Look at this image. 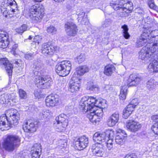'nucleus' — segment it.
<instances>
[{"mask_svg":"<svg viewBox=\"0 0 158 158\" xmlns=\"http://www.w3.org/2000/svg\"><path fill=\"white\" fill-rule=\"evenodd\" d=\"M158 50V40L155 41L151 48L148 44L143 47L139 52V58L151 61L156 57L155 53Z\"/></svg>","mask_w":158,"mask_h":158,"instance_id":"1","label":"nucleus"},{"mask_svg":"<svg viewBox=\"0 0 158 158\" xmlns=\"http://www.w3.org/2000/svg\"><path fill=\"white\" fill-rule=\"evenodd\" d=\"M20 141V138L17 135H8L2 143V146L6 151L12 152L19 146Z\"/></svg>","mask_w":158,"mask_h":158,"instance_id":"2","label":"nucleus"},{"mask_svg":"<svg viewBox=\"0 0 158 158\" xmlns=\"http://www.w3.org/2000/svg\"><path fill=\"white\" fill-rule=\"evenodd\" d=\"M98 100H96L93 97H89L85 96L82 98L80 104V109L83 112L86 113L88 111H91L95 107L98 106H101L99 104L97 105Z\"/></svg>","mask_w":158,"mask_h":158,"instance_id":"3","label":"nucleus"},{"mask_svg":"<svg viewBox=\"0 0 158 158\" xmlns=\"http://www.w3.org/2000/svg\"><path fill=\"white\" fill-rule=\"evenodd\" d=\"M102 104V102L98 101V102L97 103V105L99 104L101 106H94V107H95L92 110V111L93 112H90V113H88L87 115V117L90 121L94 125L98 123L102 118L103 112Z\"/></svg>","mask_w":158,"mask_h":158,"instance_id":"4","label":"nucleus"},{"mask_svg":"<svg viewBox=\"0 0 158 158\" xmlns=\"http://www.w3.org/2000/svg\"><path fill=\"white\" fill-rule=\"evenodd\" d=\"M71 66L70 61L67 60L63 61L56 65V72L60 76H66L69 74L71 69Z\"/></svg>","mask_w":158,"mask_h":158,"instance_id":"5","label":"nucleus"},{"mask_svg":"<svg viewBox=\"0 0 158 158\" xmlns=\"http://www.w3.org/2000/svg\"><path fill=\"white\" fill-rule=\"evenodd\" d=\"M6 115L8 118L9 125L12 127V125L15 126L18 123L19 118V114L15 109H11L6 111Z\"/></svg>","mask_w":158,"mask_h":158,"instance_id":"6","label":"nucleus"},{"mask_svg":"<svg viewBox=\"0 0 158 158\" xmlns=\"http://www.w3.org/2000/svg\"><path fill=\"white\" fill-rule=\"evenodd\" d=\"M113 134V131L109 129L102 133L96 132L93 135V139L97 143L100 144L102 142H104L106 140L107 135H110V137H112Z\"/></svg>","mask_w":158,"mask_h":158,"instance_id":"7","label":"nucleus"},{"mask_svg":"<svg viewBox=\"0 0 158 158\" xmlns=\"http://www.w3.org/2000/svg\"><path fill=\"white\" fill-rule=\"evenodd\" d=\"M40 89H45L49 87L51 79L45 70L40 71Z\"/></svg>","mask_w":158,"mask_h":158,"instance_id":"8","label":"nucleus"},{"mask_svg":"<svg viewBox=\"0 0 158 158\" xmlns=\"http://www.w3.org/2000/svg\"><path fill=\"white\" fill-rule=\"evenodd\" d=\"M158 31H150V30L148 29L147 30H145L143 31V33L140 36L139 39L137 40L136 46L137 47H139L144 45L147 42L149 43V39L148 38L149 36V35L151 32L153 33L157 32Z\"/></svg>","mask_w":158,"mask_h":158,"instance_id":"9","label":"nucleus"},{"mask_svg":"<svg viewBox=\"0 0 158 158\" xmlns=\"http://www.w3.org/2000/svg\"><path fill=\"white\" fill-rule=\"evenodd\" d=\"M39 7L40 6L36 4L32 6L27 16L34 23H37L39 20Z\"/></svg>","mask_w":158,"mask_h":158,"instance_id":"10","label":"nucleus"},{"mask_svg":"<svg viewBox=\"0 0 158 158\" xmlns=\"http://www.w3.org/2000/svg\"><path fill=\"white\" fill-rule=\"evenodd\" d=\"M81 81L80 78L72 77L69 84V91L73 93L78 91L80 88Z\"/></svg>","mask_w":158,"mask_h":158,"instance_id":"11","label":"nucleus"},{"mask_svg":"<svg viewBox=\"0 0 158 158\" xmlns=\"http://www.w3.org/2000/svg\"><path fill=\"white\" fill-rule=\"evenodd\" d=\"M74 141L75 148L79 150H81L85 148L88 143V140L85 136L80 138H75Z\"/></svg>","mask_w":158,"mask_h":158,"instance_id":"12","label":"nucleus"},{"mask_svg":"<svg viewBox=\"0 0 158 158\" xmlns=\"http://www.w3.org/2000/svg\"><path fill=\"white\" fill-rule=\"evenodd\" d=\"M66 115L64 114H61L56 118L58 128L60 131L63 130L68 125V120L66 119Z\"/></svg>","mask_w":158,"mask_h":158,"instance_id":"13","label":"nucleus"},{"mask_svg":"<svg viewBox=\"0 0 158 158\" xmlns=\"http://www.w3.org/2000/svg\"><path fill=\"white\" fill-rule=\"evenodd\" d=\"M60 99L56 94H51L48 96L45 99L46 105L48 107H53L57 105Z\"/></svg>","mask_w":158,"mask_h":158,"instance_id":"14","label":"nucleus"},{"mask_svg":"<svg viewBox=\"0 0 158 158\" xmlns=\"http://www.w3.org/2000/svg\"><path fill=\"white\" fill-rule=\"evenodd\" d=\"M65 31L67 35L71 36H75L77 34V31L76 25L73 22H68L65 24Z\"/></svg>","mask_w":158,"mask_h":158,"instance_id":"15","label":"nucleus"},{"mask_svg":"<svg viewBox=\"0 0 158 158\" xmlns=\"http://www.w3.org/2000/svg\"><path fill=\"white\" fill-rule=\"evenodd\" d=\"M11 128L9 125L8 118L6 115V111L5 114L2 115L0 117V129L2 131L7 130Z\"/></svg>","mask_w":158,"mask_h":158,"instance_id":"16","label":"nucleus"},{"mask_svg":"<svg viewBox=\"0 0 158 158\" xmlns=\"http://www.w3.org/2000/svg\"><path fill=\"white\" fill-rule=\"evenodd\" d=\"M8 35L6 31L0 30V47L4 48H6L9 44Z\"/></svg>","mask_w":158,"mask_h":158,"instance_id":"17","label":"nucleus"},{"mask_svg":"<svg viewBox=\"0 0 158 158\" xmlns=\"http://www.w3.org/2000/svg\"><path fill=\"white\" fill-rule=\"evenodd\" d=\"M126 127L131 131L135 132L139 131L142 127V125L139 122L134 120H129L126 123Z\"/></svg>","mask_w":158,"mask_h":158,"instance_id":"18","label":"nucleus"},{"mask_svg":"<svg viewBox=\"0 0 158 158\" xmlns=\"http://www.w3.org/2000/svg\"><path fill=\"white\" fill-rule=\"evenodd\" d=\"M37 123L36 122H31L30 121L26 122L23 125V129L27 132L32 133L36 131Z\"/></svg>","mask_w":158,"mask_h":158,"instance_id":"19","label":"nucleus"},{"mask_svg":"<svg viewBox=\"0 0 158 158\" xmlns=\"http://www.w3.org/2000/svg\"><path fill=\"white\" fill-rule=\"evenodd\" d=\"M0 66L5 68L9 76L12 74L13 67L6 58H1L0 59Z\"/></svg>","mask_w":158,"mask_h":158,"instance_id":"20","label":"nucleus"},{"mask_svg":"<svg viewBox=\"0 0 158 158\" xmlns=\"http://www.w3.org/2000/svg\"><path fill=\"white\" fill-rule=\"evenodd\" d=\"M119 118V114L116 112L108 118L107 121L108 125L109 127H113L118 122Z\"/></svg>","mask_w":158,"mask_h":158,"instance_id":"21","label":"nucleus"},{"mask_svg":"<svg viewBox=\"0 0 158 158\" xmlns=\"http://www.w3.org/2000/svg\"><path fill=\"white\" fill-rule=\"evenodd\" d=\"M141 77L135 74H131L128 79L130 86H136L141 81Z\"/></svg>","mask_w":158,"mask_h":158,"instance_id":"22","label":"nucleus"},{"mask_svg":"<svg viewBox=\"0 0 158 158\" xmlns=\"http://www.w3.org/2000/svg\"><path fill=\"white\" fill-rule=\"evenodd\" d=\"M133 9L132 2L130 1H127V2L123 5V7L121 9V11L122 13V15H123V16H124L127 15Z\"/></svg>","mask_w":158,"mask_h":158,"instance_id":"23","label":"nucleus"},{"mask_svg":"<svg viewBox=\"0 0 158 158\" xmlns=\"http://www.w3.org/2000/svg\"><path fill=\"white\" fill-rule=\"evenodd\" d=\"M156 56L152 60L148 66V69H150L151 71L158 72V55H156Z\"/></svg>","mask_w":158,"mask_h":158,"instance_id":"24","label":"nucleus"},{"mask_svg":"<svg viewBox=\"0 0 158 158\" xmlns=\"http://www.w3.org/2000/svg\"><path fill=\"white\" fill-rule=\"evenodd\" d=\"M16 2L14 0H5L2 2L1 6L4 9H7L8 7L12 9V11H14V7H16Z\"/></svg>","mask_w":158,"mask_h":158,"instance_id":"25","label":"nucleus"},{"mask_svg":"<svg viewBox=\"0 0 158 158\" xmlns=\"http://www.w3.org/2000/svg\"><path fill=\"white\" fill-rule=\"evenodd\" d=\"M10 94H3L0 96V102L2 104H8L10 102H13L14 99Z\"/></svg>","mask_w":158,"mask_h":158,"instance_id":"26","label":"nucleus"},{"mask_svg":"<svg viewBox=\"0 0 158 158\" xmlns=\"http://www.w3.org/2000/svg\"><path fill=\"white\" fill-rule=\"evenodd\" d=\"M89 67L86 65L79 66L76 68V72L74 73L73 76L74 75L75 76L76 74H77V76H82L85 73L88 72L89 71Z\"/></svg>","mask_w":158,"mask_h":158,"instance_id":"27","label":"nucleus"},{"mask_svg":"<svg viewBox=\"0 0 158 158\" xmlns=\"http://www.w3.org/2000/svg\"><path fill=\"white\" fill-rule=\"evenodd\" d=\"M39 148L40 145L38 143L35 144L31 148V153L32 158H39L40 155H39Z\"/></svg>","mask_w":158,"mask_h":158,"instance_id":"28","label":"nucleus"},{"mask_svg":"<svg viewBox=\"0 0 158 158\" xmlns=\"http://www.w3.org/2000/svg\"><path fill=\"white\" fill-rule=\"evenodd\" d=\"M115 68L112 64H109L106 65L105 67L104 73L106 75L111 76L115 71Z\"/></svg>","mask_w":158,"mask_h":158,"instance_id":"29","label":"nucleus"},{"mask_svg":"<svg viewBox=\"0 0 158 158\" xmlns=\"http://www.w3.org/2000/svg\"><path fill=\"white\" fill-rule=\"evenodd\" d=\"M93 152L98 156H102L104 152L102 146L101 144L97 145L93 150Z\"/></svg>","mask_w":158,"mask_h":158,"instance_id":"30","label":"nucleus"},{"mask_svg":"<svg viewBox=\"0 0 158 158\" xmlns=\"http://www.w3.org/2000/svg\"><path fill=\"white\" fill-rule=\"evenodd\" d=\"M57 47L54 46L53 44L51 45L49 48L47 49V50H44L43 52V54L45 55H53L55 51L57 50Z\"/></svg>","mask_w":158,"mask_h":158,"instance_id":"31","label":"nucleus"},{"mask_svg":"<svg viewBox=\"0 0 158 158\" xmlns=\"http://www.w3.org/2000/svg\"><path fill=\"white\" fill-rule=\"evenodd\" d=\"M158 85V82L152 78L150 79L147 83V88L150 90H152Z\"/></svg>","mask_w":158,"mask_h":158,"instance_id":"32","label":"nucleus"},{"mask_svg":"<svg viewBox=\"0 0 158 158\" xmlns=\"http://www.w3.org/2000/svg\"><path fill=\"white\" fill-rule=\"evenodd\" d=\"M127 85L121 87L120 93L119 95V98L120 100H123L126 99L127 89Z\"/></svg>","mask_w":158,"mask_h":158,"instance_id":"33","label":"nucleus"},{"mask_svg":"<svg viewBox=\"0 0 158 158\" xmlns=\"http://www.w3.org/2000/svg\"><path fill=\"white\" fill-rule=\"evenodd\" d=\"M34 74L35 76V83L36 86L38 87L40 85V75L39 69H35L34 70Z\"/></svg>","mask_w":158,"mask_h":158,"instance_id":"34","label":"nucleus"},{"mask_svg":"<svg viewBox=\"0 0 158 158\" xmlns=\"http://www.w3.org/2000/svg\"><path fill=\"white\" fill-rule=\"evenodd\" d=\"M121 28L123 29V35L126 39H128L130 37V35L128 32V29L127 25L124 24L122 26Z\"/></svg>","mask_w":158,"mask_h":158,"instance_id":"35","label":"nucleus"},{"mask_svg":"<svg viewBox=\"0 0 158 158\" xmlns=\"http://www.w3.org/2000/svg\"><path fill=\"white\" fill-rule=\"evenodd\" d=\"M53 44V42L52 41H50L47 43H45L43 44L42 46L41 52L43 54V51L44 50H47V49L51 45Z\"/></svg>","mask_w":158,"mask_h":158,"instance_id":"36","label":"nucleus"},{"mask_svg":"<svg viewBox=\"0 0 158 158\" xmlns=\"http://www.w3.org/2000/svg\"><path fill=\"white\" fill-rule=\"evenodd\" d=\"M87 89L91 91H96L98 90V87L97 85H94L93 83L90 82L88 83Z\"/></svg>","mask_w":158,"mask_h":158,"instance_id":"37","label":"nucleus"},{"mask_svg":"<svg viewBox=\"0 0 158 158\" xmlns=\"http://www.w3.org/2000/svg\"><path fill=\"white\" fill-rule=\"evenodd\" d=\"M121 134H120V135H117L115 139V141L116 143L119 145L123 144L124 142L123 140L124 139L122 136H121Z\"/></svg>","mask_w":158,"mask_h":158,"instance_id":"38","label":"nucleus"},{"mask_svg":"<svg viewBox=\"0 0 158 158\" xmlns=\"http://www.w3.org/2000/svg\"><path fill=\"white\" fill-rule=\"evenodd\" d=\"M27 28V26L26 24H23L20 27L16 29V31L18 33H22L26 31Z\"/></svg>","mask_w":158,"mask_h":158,"instance_id":"39","label":"nucleus"},{"mask_svg":"<svg viewBox=\"0 0 158 158\" xmlns=\"http://www.w3.org/2000/svg\"><path fill=\"white\" fill-rule=\"evenodd\" d=\"M85 59V55L84 53H81L76 58L77 61L78 63L80 64L83 62Z\"/></svg>","mask_w":158,"mask_h":158,"instance_id":"40","label":"nucleus"},{"mask_svg":"<svg viewBox=\"0 0 158 158\" xmlns=\"http://www.w3.org/2000/svg\"><path fill=\"white\" fill-rule=\"evenodd\" d=\"M19 95L21 99H26L27 98V94L26 92L22 89L19 90Z\"/></svg>","mask_w":158,"mask_h":158,"instance_id":"41","label":"nucleus"},{"mask_svg":"<svg viewBox=\"0 0 158 158\" xmlns=\"http://www.w3.org/2000/svg\"><path fill=\"white\" fill-rule=\"evenodd\" d=\"M110 6H111L115 10H118L120 9L121 11V9H122V8L118 2L116 3H110Z\"/></svg>","mask_w":158,"mask_h":158,"instance_id":"42","label":"nucleus"},{"mask_svg":"<svg viewBox=\"0 0 158 158\" xmlns=\"http://www.w3.org/2000/svg\"><path fill=\"white\" fill-rule=\"evenodd\" d=\"M111 23V21L110 19H106L102 23V27H109Z\"/></svg>","mask_w":158,"mask_h":158,"instance_id":"43","label":"nucleus"},{"mask_svg":"<svg viewBox=\"0 0 158 158\" xmlns=\"http://www.w3.org/2000/svg\"><path fill=\"white\" fill-rule=\"evenodd\" d=\"M152 129L154 133L158 135V122L152 126Z\"/></svg>","mask_w":158,"mask_h":158,"instance_id":"44","label":"nucleus"},{"mask_svg":"<svg viewBox=\"0 0 158 158\" xmlns=\"http://www.w3.org/2000/svg\"><path fill=\"white\" fill-rule=\"evenodd\" d=\"M78 21L79 23L83 25L88 24V19L86 17H83L82 19H78Z\"/></svg>","mask_w":158,"mask_h":158,"instance_id":"45","label":"nucleus"},{"mask_svg":"<svg viewBox=\"0 0 158 158\" xmlns=\"http://www.w3.org/2000/svg\"><path fill=\"white\" fill-rule=\"evenodd\" d=\"M131 113V111H129L127 110L124 109L123 111V117L126 119L129 116Z\"/></svg>","mask_w":158,"mask_h":158,"instance_id":"46","label":"nucleus"},{"mask_svg":"<svg viewBox=\"0 0 158 158\" xmlns=\"http://www.w3.org/2000/svg\"><path fill=\"white\" fill-rule=\"evenodd\" d=\"M47 31L49 33H55L56 30V28L53 26H50L47 28Z\"/></svg>","mask_w":158,"mask_h":158,"instance_id":"47","label":"nucleus"},{"mask_svg":"<svg viewBox=\"0 0 158 158\" xmlns=\"http://www.w3.org/2000/svg\"><path fill=\"white\" fill-rule=\"evenodd\" d=\"M77 14L78 16V17L77 18L78 19H82L83 17H85V13L84 12L83 10L81 11L80 12L77 11Z\"/></svg>","mask_w":158,"mask_h":158,"instance_id":"48","label":"nucleus"},{"mask_svg":"<svg viewBox=\"0 0 158 158\" xmlns=\"http://www.w3.org/2000/svg\"><path fill=\"white\" fill-rule=\"evenodd\" d=\"M120 134L121 135V136H122L123 138L127 137V134L125 133V131L122 130H119L117 134L118 135H120Z\"/></svg>","mask_w":158,"mask_h":158,"instance_id":"49","label":"nucleus"},{"mask_svg":"<svg viewBox=\"0 0 158 158\" xmlns=\"http://www.w3.org/2000/svg\"><path fill=\"white\" fill-rule=\"evenodd\" d=\"M114 132H113V134L112 137H110V135H107L106 136H107V138H106V140H107V143L108 144H113V139L114 138Z\"/></svg>","mask_w":158,"mask_h":158,"instance_id":"50","label":"nucleus"},{"mask_svg":"<svg viewBox=\"0 0 158 158\" xmlns=\"http://www.w3.org/2000/svg\"><path fill=\"white\" fill-rule=\"evenodd\" d=\"M148 4L149 7L151 8L155 9L157 8L156 6L155 5L154 2L153 1H149L148 2Z\"/></svg>","mask_w":158,"mask_h":158,"instance_id":"51","label":"nucleus"},{"mask_svg":"<svg viewBox=\"0 0 158 158\" xmlns=\"http://www.w3.org/2000/svg\"><path fill=\"white\" fill-rule=\"evenodd\" d=\"M138 99L137 98L133 99L129 104L133 106V107L135 108V106L138 104Z\"/></svg>","mask_w":158,"mask_h":158,"instance_id":"52","label":"nucleus"},{"mask_svg":"<svg viewBox=\"0 0 158 158\" xmlns=\"http://www.w3.org/2000/svg\"><path fill=\"white\" fill-rule=\"evenodd\" d=\"M40 36L39 35H37L35 36L33 39V42H34L35 44V45H39V44Z\"/></svg>","mask_w":158,"mask_h":158,"instance_id":"53","label":"nucleus"},{"mask_svg":"<svg viewBox=\"0 0 158 158\" xmlns=\"http://www.w3.org/2000/svg\"><path fill=\"white\" fill-rule=\"evenodd\" d=\"M135 108L133 107V106L129 104L127 105L126 107L125 108L124 110H127L128 111H131L132 113V111L134 110Z\"/></svg>","mask_w":158,"mask_h":158,"instance_id":"54","label":"nucleus"},{"mask_svg":"<svg viewBox=\"0 0 158 158\" xmlns=\"http://www.w3.org/2000/svg\"><path fill=\"white\" fill-rule=\"evenodd\" d=\"M45 10L44 7L43 5H41V6H40V15H41L42 17L44 15Z\"/></svg>","mask_w":158,"mask_h":158,"instance_id":"55","label":"nucleus"},{"mask_svg":"<svg viewBox=\"0 0 158 158\" xmlns=\"http://www.w3.org/2000/svg\"><path fill=\"white\" fill-rule=\"evenodd\" d=\"M128 0H118V3L121 7L122 8L123 7V5L127 2Z\"/></svg>","mask_w":158,"mask_h":158,"instance_id":"56","label":"nucleus"},{"mask_svg":"<svg viewBox=\"0 0 158 158\" xmlns=\"http://www.w3.org/2000/svg\"><path fill=\"white\" fill-rule=\"evenodd\" d=\"M14 158H26L22 153H19L16 154L14 156Z\"/></svg>","mask_w":158,"mask_h":158,"instance_id":"57","label":"nucleus"},{"mask_svg":"<svg viewBox=\"0 0 158 158\" xmlns=\"http://www.w3.org/2000/svg\"><path fill=\"white\" fill-rule=\"evenodd\" d=\"M49 115V113L48 112V111L47 110L44 111L42 113V114H40V115H42L43 116V118H47Z\"/></svg>","mask_w":158,"mask_h":158,"instance_id":"58","label":"nucleus"},{"mask_svg":"<svg viewBox=\"0 0 158 158\" xmlns=\"http://www.w3.org/2000/svg\"><path fill=\"white\" fill-rule=\"evenodd\" d=\"M125 158H138V157L135 155L132 154L130 155H127Z\"/></svg>","mask_w":158,"mask_h":158,"instance_id":"59","label":"nucleus"},{"mask_svg":"<svg viewBox=\"0 0 158 158\" xmlns=\"http://www.w3.org/2000/svg\"><path fill=\"white\" fill-rule=\"evenodd\" d=\"M32 55L31 53H29L28 54H26L25 55V57L27 59H30L32 57Z\"/></svg>","mask_w":158,"mask_h":158,"instance_id":"60","label":"nucleus"},{"mask_svg":"<svg viewBox=\"0 0 158 158\" xmlns=\"http://www.w3.org/2000/svg\"><path fill=\"white\" fill-rule=\"evenodd\" d=\"M152 119L154 121L158 119V115H154L152 116Z\"/></svg>","mask_w":158,"mask_h":158,"instance_id":"61","label":"nucleus"},{"mask_svg":"<svg viewBox=\"0 0 158 158\" xmlns=\"http://www.w3.org/2000/svg\"><path fill=\"white\" fill-rule=\"evenodd\" d=\"M18 45L17 44H15L12 47V51L13 52V54H14L15 55V50L17 48Z\"/></svg>","mask_w":158,"mask_h":158,"instance_id":"62","label":"nucleus"},{"mask_svg":"<svg viewBox=\"0 0 158 158\" xmlns=\"http://www.w3.org/2000/svg\"><path fill=\"white\" fill-rule=\"evenodd\" d=\"M107 147L109 150H110L113 148V144L107 143Z\"/></svg>","mask_w":158,"mask_h":158,"instance_id":"63","label":"nucleus"},{"mask_svg":"<svg viewBox=\"0 0 158 158\" xmlns=\"http://www.w3.org/2000/svg\"><path fill=\"white\" fill-rule=\"evenodd\" d=\"M34 95L35 96L38 98H39V97L40 96V93L39 92H38V91H35L34 92Z\"/></svg>","mask_w":158,"mask_h":158,"instance_id":"64","label":"nucleus"}]
</instances>
